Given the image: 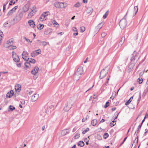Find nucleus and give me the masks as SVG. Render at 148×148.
<instances>
[{
  "mask_svg": "<svg viewBox=\"0 0 148 148\" xmlns=\"http://www.w3.org/2000/svg\"><path fill=\"white\" fill-rule=\"evenodd\" d=\"M64 33L63 32H61L60 33H58V35H62V34H63Z\"/></svg>",
  "mask_w": 148,
  "mask_h": 148,
  "instance_id": "nucleus-63",
  "label": "nucleus"
},
{
  "mask_svg": "<svg viewBox=\"0 0 148 148\" xmlns=\"http://www.w3.org/2000/svg\"><path fill=\"white\" fill-rule=\"evenodd\" d=\"M97 124V121L96 119H94L91 121V124L93 126L96 125Z\"/></svg>",
  "mask_w": 148,
  "mask_h": 148,
  "instance_id": "nucleus-25",
  "label": "nucleus"
},
{
  "mask_svg": "<svg viewBox=\"0 0 148 148\" xmlns=\"http://www.w3.org/2000/svg\"><path fill=\"white\" fill-rule=\"evenodd\" d=\"M147 94V93H146L145 92H144L143 95V96L144 97H145V96L146 95V94Z\"/></svg>",
  "mask_w": 148,
  "mask_h": 148,
  "instance_id": "nucleus-61",
  "label": "nucleus"
},
{
  "mask_svg": "<svg viewBox=\"0 0 148 148\" xmlns=\"http://www.w3.org/2000/svg\"><path fill=\"white\" fill-rule=\"evenodd\" d=\"M80 135L79 134H76L74 136L75 138L77 139L79 138Z\"/></svg>",
  "mask_w": 148,
  "mask_h": 148,
  "instance_id": "nucleus-46",
  "label": "nucleus"
},
{
  "mask_svg": "<svg viewBox=\"0 0 148 148\" xmlns=\"http://www.w3.org/2000/svg\"><path fill=\"white\" fill-rule=\"evenodd\" d=\"M133 98V97H131L130 99L126 102L125 104L126 105H128L129 103H130V102L132 100Z\"/></svg>",
  "mask_w": 148,
  "mask_h": 148,
  "instance_id": "nucleus-30",
  "label": "nucleus"
},
{
  "mask_svg": "<svg viewBox=\"0 0 148 148\" xmlns=\"http://www.w3.org/2000/svg\"><path fill=\"white\" fill-rule=\"evenodd\" d=\"M93 11V9L91 7H88L86 10L87 13L88 14L92 13Z\"/></svg>",
  "mask_w": 148,
  "mask_h": 148,
  "instance_id": "nucleus-23",
  "label": "nucleus"
},
{
  "mask_svg": "<svg viewBox=\"0 0 148 148\" xmlns=\"http://www.w3.org/2000/svg\"><path fill=\"white\" fill-rule=\"evenodd\" d=\"M143 81V79L142 78H139L138 79V82L139 83V84H141L142 83Z\"/></svg>",
  "mask_w": 148,
  "mask_h": 148,
  "instance_id": "nucleus-45",
  "label": "nucleus"
},
{
  "mask_svg": "<svg viewBox=\"0 0 148 148\" xmlns=\"http://www.w3.org/2000/svg\"><path fill=\"white\" fill-rule=\"evenodd\" d=\"M13 41L12 39H10L7 41L6 44L10 46H12L13 44Z\"/></svg>",
  "mask_w": 148,
  "mask_h": 148,
  "instance_id": "nucleus-21",
  "label": "nucleus"
},
{
  "mask_svg": "<svg viewBox=\"0 0 148 148\" xmlns=\"http://www.w3.org/2000/svg\"><path fill=\"white\" fill-rule=\"evenodd\" d=\"M25 66L27 68H29L30 67V63L28 62L27 61V62H26L25 64Z\"/></svg>",
  "mask_w": 148,
  "mask_h": 148,
  "instance_id": "nucleus-32",
  "label": "nucleus"
},
{
  "mask_svg": "<svg viewBox=\"0 0 148 148\" xmlns=\"http://www.w3.org/2000/svg\"><path fill=\"white\" fill-rule=\"evenodd\" d=\"M3 32L1 31H0V38L3 37Z\"/></svg>",
  "mask_w": 148,
  "mask_h": 148,
  "instance_id": "nucleus-53",
  "label": "nucleus"
},
{
  "mask_svg": "<svg viewBox=\"0 0 148 148\" xmlns=\"http://www.w3.org/2000/svg\"><path fill=\"white\" fill-rule=\"evenodd\" d=\"M14 92L13 90H11L9 92H8L6 95L7 97L10 98L13 95Z\"/></svg>",
  "mask_w": 148,
  "mask_h": 148,
  "instance_id": "nucleus-15",
  "label": "nucleus"
},
{
  "mask_svg": "<svg viewBox=\"0 0 148 148\" xmlns=\"http://www.w3.org/2000/svg\"><path fill=\"white\" fill-rule=\"evenodd\" d=\"M141 128V125H139L137 130H136L134 134V135L138 133L139 132V130Z\"/></svg>",
  "mask_w": 148,
  "mask_h": 148,
  "instance_id": "nucleus-42",
  "label": "nucleus"
},
{
  "mask_svg": "<svg viewBox=\"0 0 148 148\" xmlns=\"http://www.w3.org/2000/svg\"><path fill=\"white\" fill-rule=\"evenodd\" d=\"M12 57L14 60L16 62H18L20 61V58L18 56L14 51L12 52Z\"/></svg>",
  "mask_w": 148,
  "mask_h": 148,
  "instance_id": "nucleus-6",
  "label": "nucleus"
},
{
  "mask_svg": "<svg viewBox=\"0 0 148 148\" xmlns=\"http://www.w3.org/2000/svg\"><path fill=\"white\" fill-rule=\"evenodd\" d=\"M15 90L17 92H19L21 90V86L20 85L18 84L17 86H15Z\"/></svg>",
  "mask_w": 148,
  "mask_h": 148,
  "instance_id": "nucleus-18",
  "label": "nucleus"
},
{
  "mask_svg": "<svg viewBox=\"0 0 148 148\" xmlns=\"http://www.w3.org/2000/svg\"><path fill=\"white\" fill-rule=\"evenodd\" d=\"M104 23V22H102L101 23H100L99 24V25L97 26V27L98 28H99L100 29L101 28L102 26L103 25Z\"/></svg>",
  "mask_w": 148,
  "mask_h": 148,
  "instance_id": "nucleus-29",
  "label": "nucleus"
},
{
  "mask_svg": "<svg viewBox=\"0 0 148 148\" xmlns=\"http://www.w3.org/2000/svg\"><path fill=\"white\" fill-rule=\"evenodd\" d=\"M77 32L76 33H74L73 34V35L75 36H76L78 34V32Z\"/></svg>",
  "mask_w": 148,
  "mask_h": 148,
  "instance_id": "nucleus-60",
  "label": "nucleus"
},
{
  "mask_svg": "<svg viewBox=\"0 0 148 148\" xmlns=\"http://www.w3.org/2000/svg\"><path fill=\"white\" fill-rule=\"evenodd\" d=\"M33 92V91H32L30 90L29 92V94L30 95H31Z\"/></svg>",
  "mask_w": 148,
  "mask_h": 148,
  "instance_id": "nucleus-64",
  "label": "nucleus"
},
{
  "mask_svg": "<svg viewBox=\"0 0 148 148\" xmlns=\"http://www.w3.org/2000/svg\"><path fill=\"white\" fill-rule=\"evenodd\" d=\"M136 136H137V137L135 138V140L134 141V143H135L134 144L135 146L137 145L138 142V136H137V134H136Z\"/></svg>",
  "mask_w": 148,
  "mask_h": 148,
  "instance_id": "nucleus-26",
  "label": "nucleus"
},
{
  "mask_svg": "<svg viewBox=\"0 0 148 148\" xmlns=\"http://www.w3.org/2000/svg\"><path fill=\"white\" fill-rule=\"evenodd\" d=\"M36 56V51H34L31 53V56L32 57H35Z\"/></svg>",
  "mask_w": 148,
  "mask_h": 148,
  "instance_id": "nucleus-35",
  "label": "nucleus"
},
{
  "mask_svg": "<svg viewBox=\"0 0 148 148\" xmlns=\"http://www.w3.org/2000/svg\"><path fill=\"white\" fill-rule=\"evenodd\" d=\"M89 130V129L88 128H87L85 130L83 131L82 132V134H85L87 132H88Z\"/></svg>",
  "mask_w": 148,
  "mask_h": 148,
  "instance_id": "nucleus-41",
  "label": "nucleus"
},
{
  "mask_svg": "<svg viewBox=\"0 0 148 148\" xmlns=\"http://www.w3.org/2000/svg\"><path fill=\"white\" fill-rule=\"evenodd\" d=\"M73 31H74V32H78L77 31V28H76V27H73Z\"/></svg>",
  "mask_w": 148,
  "mask_h": 148,
  "instance_id": "nucleus-54",
  "label": "nucleus"
},
{
  "mask_svg": "<svg viewBox=\"0 0 148 148\" xmlns=\"http://www.w3.org/2000/svg\"><path fill=\"white\" fill-rule=\"evenodd\" d=\"M44 27V25L43 24H39L37 25L38 28L40 29H43Z\"/></svg>",
  "mask_w": 148,
  "mask_h": 148,
  "instance_id": "nucleus-28",
  "label": "nucleus"
},
{
  "mask_svg": "<svg viewBox=\"0 0 148 148\" xmlns=\"http://www.w3.org/2000/svg\"><path fill=\"white\" fill-rule=\"evenodd\" d=\"M109 69V67H108V66L101 70L100 72L99 76V77L101 79L104 78L108 74Z\"/></svg>",
  "mask_w": 148,
  "mask_h": 148,
  "instance_id": "nucleus-3",
  "label": "nucleus"
},
{
  "mask_svg": "<svg viewBox=\"0 0 148 148\" xmlns=\"http://www.w3.org/2000/svg\"><path fill=\"white\" fill-rule=\"evenodd\" d=\"M81 75L79 74H76V73H75L74 75V80L76 81L78 80L80 77Z\"/></svg>",
  "mask_w": 148,
  "mask_h": 148,
  "instance_id": "nucleus-19",
  "label": "nucleus"
},
{
  "mask_svg": "<svg viewBox=\"0 0 148 148\" xmlns=\"http://www.w3.org/2000/svg\"><path fill=\"white\" fill-rule=\"evenodd\" d=\"M36 51V55L39 54H40L41 53V51L40 49H38L35 50Z\"/></svg>",
  "mask_w": 148,
  "mask_h": 148,
  "instance_id": "nucleus-38",
  "label": "nucleus"
},
{
  "mask_svg": "<svg viewBox=\"0 0 148 148\" xmlns=\"http://www.w3.org/2000/svg\"><path fill=\"white\" fill-rule=\"evenodd\" d=\"M80 6L81 5L80 3L79 2H77L74 5V7H75L79 8Z\"/></svg>",
  "mask_w": 148,
  "mask_h": 148,
  "instance_id": "nucleus-39",
  "label": "nucleus"
},
{
  "mask_svg": "<svg viewBox=\"0 0 148 148\" xmlns=\"http://www.w3.org/2000/svg\"><path fill=\"white\" fill-rule=\"evenodd\" d=\"M15 108L14 107H13V106H10L9 109H10V110L11 111H12L13 110H14L15 109Z\"/></svg>",
  "mask_w": 148,
  "mask_h": 148,
  "instance_id": "nucleus-48",
  "label": "nucleus"
},
{
  "mask_svg": "<svg viewBox=\"0 0 148 148\" xmlns=\"http://www.w3.org/2000/svg\"><path fill=\"white\" fill-rule=\"evenodd\" d=\"M109 14V11H107L103 16V18L104 19L106 18L108 16Z\"/></svg>",
  "mask_w": 148,
  "mask_h": 148,
  "instance_id": "nucleus-33",
  "label": "nucleus"
},
{
  "mask_svg": "<svg viewBox=\"0 0 148 148\" xmlns=\"http://www.w3.org/2000/svg\"><path fill=\"white\" fill-rule=\"evenodd\" d=\"M109 105V102L108 101L105 104L104 107L105 108H107Z\"/></svg>",
  "mask_w": 148,
  "mask_h": 148,
  "instance_id": "nucleus-47",
  "label": "nucleus"
},
{
  "mask_svg": "<svg viewBox=\"0 0 148 148\" xmlns=\"http://www.w3.org/2000/svg\"><path fill=\"white\" fill-rule=\"evenodd\" d=\"M73 103L71 100H69L68 101L67 104L65 105V106L64 108V110L65 111H69L71 108Z\"/></svg>",
  "mask_w": 148,
  "mask_h": 148,
  "instance_id": "nucleus-4",
  "label": "nucleus"
},
{
  "mask_svg": "<svg viewBox=\"0 0 148 148\" xmlns=\"http://www.w3.org/2000/svg\"><path fill=\"white\" fill-rule=\"evenodd\" d=\"M14 13L12 12L10 10L7 14V16H10L11 15Z\"/></svg>",
  "mask_w": 148,
  "mask_h": 148,
  "instance_id": "nucleus-43",
  "label": "nucleus"
},
{
  "mask_svg": "<svg viewBox=\"0 0 148 148\" xmlns=\"http://www.w3.org/2000/svg\"><path fill=\"white\" fill-rule=\"evenodd\" d=\"M29 53L27 51H23L22 54V56L23 59L25 60H27L29 59L28 57Z\"/></svg>",
  "mask_w": 148,
  "mask_h": 148,
  "instance_id": "nucleus-7",
  "label": "nucleus"
},
{
  "mask_svg": "<svg viewBox=\"0 0 148 148\" xmlns=\"http://www.w3.org/2000/svg\"><path fill=\"white\" fill-rule=\"evenodd\" d=\"M106 35V34L105 33H103L101 34V36L102 37H104Z\"/></svg>",
  "mask_w": 148,
  "mask_h": 148,
  "instance_id": "nucleus-56",
  "label": "nucleus"
},
{
  "mask_svg": "<svg viewBox=\"0 0 148 148\" xmlns=\"http://www.w3.org/2000/svg\"><path fill=\"white\" fill-rule=\"evenodd\" d=\"M139 54L136 53V51H134L133 56L130 59L131 62L127 70L128 72H130L131 71L132 69L135 65L136 62L139 59Z\"/></svg>",
  "mask_w": 148,
  "mask_h": 148,
  "instance_id": "nucleus-1",
  "label": "nucleus"
},
{
  "mask_svg": "<svg viewBox=\"0 0 148 148\" xmlns=\"http://www.w3.org/2000/svg\"><path fill=\"white\" fill-rule=\"evenodd\" d=\"M24 39L27 42H32V41H30V40L27 38L26 37H24Z\"/></svg>",
  "mask_w": 148,
  "mask_h": 148,
  "instance_id": "nucleus-49",
  "label": "nucleus"
},
{
  "mask_svg": "<svg viewBox=\"0 0 148 148\" xmlns=\"http://www.w3.org/2000/svg\"><path fill=\"white\" fill-rule=\"evenodd\" d=\"M23 17V14L22 12H19L15 18L13 19V21L16 23L20 21Z\"/></svg>",
  "mask_w": 148,
  "mask_h": 148,
  "instance_id": "nucleus-5",
  "label": "nucleus"
},
{
  "mask_svg": "<svg viewBox=\"0 0 148 148\" xmlns=\"http://www.w3.org/2000/svg\"><path fill=\"white\" fill-rule=\"evenodd\" d=\"M38 97L39 95L38 94H34L32 96L31 101L32 102H34L38 99Z\"/></svg>",
  "mask_w": 148,
  "mask_h": 148,
  "instance_id": "nucleus-10",
  "label": "nucleus"
},
{
  "mask_svg": "<svg viewBox=\"0 0 148 148\" xmlns=\"http://www.w3.org/2000/svg\"><path fill=\"white\" fill-rule=\"evenodd\" d=\"M34 9H32V11L29 13L28 14V16L29 18H31L33 16H34V13H35L36 11L35 10L36 8V7L34 6L33 7Z\"/></svg>",
  "mask_w": 148,
  "mask_h": 148,
  "instance_id": "nucleus-12",
  "label": "nucleus"
},
{
  "mask_svg": "<svg viewBox=\"0 0 148 148\" xmlns=\"http://www.w3.org/2000/svg\"><path fill=\"white\" fill-rule=\"evenodd\" d=\"M70 130L69 129H65L62 130L61 132L62 134L64 136L69 133Z\"/></svg>",
  "mask_w": 148,
  "mask_h": 148,
  "instance_id": "nucleus-13",
  "label": "nucleus"
},
{
  "mask_svg": "<svg viewBox=\"0 0 148 148\" xmlns=\"http://www.w3.org/2000/svg\"><path fill=\"white\" fill-rule=\"evenodd\" d=\"M144 92L146 93H147V92H148V86L145 89V90Z\"/></svg>",
  "mask_w": 148,
  "mask_h": 148,
  "instance_id": "nucleus-58",
  "label": "nucleus"
},
{
  "mask_svg": "<svg viewBox=\"0 0 148 148\" xmlns=\"http://www.w3.org/2000/svg\"><path fill=\"white\" fill-rule=\"evenodd\" d=\"M46 17V15L45 14H42L41 16L39 18V20L40 21H42L46 19L45 17Z\"/></svg>",
  "mask_w": 148,
  "mask_h": 148,
  "instance_id": "nucleus-22",
  "label": "nucleus"
},
{
  "mask_svg": "<svg viewBox=\"0 0 148 148\" xmlns=\"http://www.w3.org/2000/svg\"><path fill=\"white\" fill-rule=\"evenodd\" d=\"M39 44L41 45H42L45 46L47 45V42H46L45 41H42L40 42H39Z\"/></svg>",
  "mask_w": 148,
  "mask_h": 148,
  "instance_id": "nucleus-31",
  "label": "nucleus"
},
{
  "mask_svg": "<svg viewBox=\"0 0 148 148\" xmlns=\"http://www.w3.org/2000/svg\"><path fill=\"white\" fill-rule=\"evenodd\" d=\"M52 22H53V23L54 25H57V27L58 26V23L56 21L53 20Z\"/></svg>",
  "mask_w": 148,
  "mask_h": 148,
  "instance_id": "nucleus-50",
  "label": "nucleus"
},
{
  "mask_svg": "<svg viewBox=\"0 0 148 148\" xmlns=\"http://www.w3.org/2000/svg\"><path fill=\"white\" fill-rule=\"evenodd\" d=\"M18 7V5L16 6L12 9H11L10 10L12 12H13L14 13L15 11L16 10L17 8Z\"/></svg>",
  "mask_w": 148,
  "mask_h": 148,
  "instance_id": "nucleus-36",
  "label": "nucleus"
},
{
  "mask_svg": "<svg viewBox=\"0 0 148 148\" xmlns=\"http://www.w3.org/2000/svg\"><path fill=\"white\" fill-rule=\"evenodd\" d=\"M108 134L107 133H105L103 135V137L105 139H106L108 137Z\"/></svg>",
  "mask_w": 148,
  "mask_h": 148,
  "instance_id": "nucleus-44",
  "label": "nucleus"
},
{
  "mask_svg": "<svg viewBox=\"0 0 148 148\" xmlns=\"http://www.w3.org/2000/svg\"><path fill=\"white\" fill-rule=\"evenodd\" d=\"M80 32H83L85 30V28L84 26H82L80 27Z\"/></svg>",
  "mask_w": 148,
  "mask_h": 148,
  "instance_id": "nucleus-40",
  "label": "nucleus"
},
{
  "mask_svg": "<svg viewBox=\"0 0 148 148\" xmlns=\"http://www.w3.org/2000/svg\"><path fill=\"white\" fill-rule=\"evenodd\" d=\"M83 73V67L82 66L79 67L76 72V74H79L81 75Z\"/></svg>",
  "mask_w": 148,
  "mask_h": 148,
  "instance_id": "nucleus-8",
  "label": "nucleus"
},
{
  "mask_svg": "<svg viewBox=\"0 0 148 148\" xmlns=\"http://www.w3.org/2000/svg\"><path fill=\"white\" fill-rule=\"evenodd\" d=\"M28 23L30 26L32 27H34L35 26V24L34 21L32 20H29Z\"/></svg>",
  "mask_w": 148,
  "mask_h": 148,
  "instance_id": "nucleus-14",
  "label": "nucleus"
},
{
  "mask_svg": "<svg viewBox=\"0 0 148 148\" xmlns=\"http://www.w3.org/2000/svg\"><path fill=\"white\" fill-rule=\"evenodd\" d=\"M8 72V71H5V72H0V73H3V74H5L7 73Z\"/></svg>",
  "mask_w": 148,
  "mask_h": 148,
  "instance_id": "nucleus-62",
  "label": "nucleus"
},
{
  "mask_svg": "<svg viewBox=\"0 0 148 148\" xmlns=\"http://www.w3.org/2000/svg\"><path fill=\"white\" fill-rule=\"evenodd\" d=\"M16 65L18 67H21V63H17Z\"/></svg>",
  "mask_w": 148,
  "mask_h": 148,
  "instance_id": "nucleus-57",
  "label": "nucleus"
},
{
  "mask_svg": "<svg viewBox=\"0 0 148 148\" xmlns=\"http://www.w3.org/2000/svg\"><path fill=\"white\" fill-rule=\"evenodd\" d=\"M39 70V68L38 67L36 66L32 71L31 73L32 74L35 75L38 73Z\"/></svg>",
  "mask_w": 148,
  "mask_h": 148,
  "instance_id": "nucleus-11",
  "label": "nucleus"
},
{
  "mask_svg": "<svg viewBox=\"0 0 148 148\" xmlns=\"http://www.w3.org/2000/svg\"><path fill=\"white\" fill-rule=\"evenodd\" d=\"M67 4L66 3L60 2V8H63L67 6Z\"/></svg>",
  "mask_w": 148,
  "mask_h": 148,
  "instance_id": "nucleus-16",
  "label": "nucleus"
},
{
  "mask_svg": "<svg viewBox=\"0 0 148 148\" xmlns=\"http://www.w3.org/2000/svg\"><path fill=\"white\" fill-rule=\"evenodd\" d=\"M125 40V37L123 36L121 39V40L119 43V46H121L124 43Z\"/></svg>",
  "mask_w": 148,
  "mask_h": 148,
  "instance_id": "nucleus-20",
  "label": "nucleus"
},
{
  "mask_svg": "<svg viewBox=\"0 0 148 148\" xmlns=\"http://www.w3.org/2000/svg\"><path fill=\"white\" fill-rule=\"evenodd\" d=\"M116 124V121L114 120L110 123V124L112 127L114 126Z\"/></svg>",
  "mask_w": 148,
  "mask_h": 148,
  "instance_id": "nucleus-37",
  "label": "nucleus"
},
{
  "mask_svg": "<svg viewBox=\"0 0 148 148\" xmlns=\"http://www.w3.org/2000/svg\"><path fill=\"white\" fill-rule=\"evenodd\" d=\"M21 103L22 104L24 105L25 104V101L24 100L21 101Z\"/></svg>",
  "mask_w": 148,
  "mask_h": 148,
  "instance_id": "nucleus-59",
  "label": "nucleus"
},
{
  "mask_svg": "<svg viewBox=\"0 0 148 148\" xmlns=\"http://www.w3.org/2000/svg\"><path fill=\"white\" fill-rule=\"evenodd\" d=\"M7 3H6L5 4H4L3 6V12H5V9H6V5H7Z\"/></svg>",
  "mask_w": 148,
  "mask_h": 148,
  "instance_id": "nucleus-51",
  "label": "nucleus"
},
{
  "mask_svg": "<svg viewBox=\"0 0 148 148\" xmlns=\"http://www.w3.org/2000/svg\"><path fill=\"white\" fill-rule=\"evenodd\" d=\"M26 61H28L29 63H31L32 64H34L36 62V61L34 59L32 58H30V59H29V60H27Z\"/></svg>",
  "mask_w": 148,
  "mask_h": 148,
  "instance_id": "nucleus-24",
  "label": "nucleus"
},
{
  "mask_svg": "<svg viewBox=\"0 0 148 148\" xmlns=\"http://www.w3.org/2000/svg\"><path fill=\"white\" fill-rule=\"evenodd\" d=\"M54 5L56 8H60V2H57L54 3Z\"/></svg>",
  "mask_w": 148,
  "mask_h": 148,
  "instance_id": "nucleus-34",
  "label": "nucleus"
},
{
  "mask_svg": "<svg viewBox=\"0 0 148 148\" xmlns=\"http://www.w3.org/2000/svg\"><path fill=\"white\" fill-rule=\"evenodd\" d=\"M16 48V47L15 46H12L11 48H10V49H14Z\"/></svg>",
  "mask_w": 148,
  "mask_h": 148,
  "instance_id": "nucleus-55",
  "label": "nucleus"
},
{
  "mask_svg": "<svg viewBox=\"0 0 148 148\" xmlns=\"http://www.w3.org/2000/svg\"><path fill=\"white\" fill-rule=\"evenodd\" d=\"M128 12L129 11H128L124 17L120 20L119 23V25L122 29H124L127 25V23L126 20V16Z\"/></svg>",
  "mask_w": 148,
  "mask_h": 148,
  "instance_id": "nucleus-2",
  "label": "nucleus"
},
{
  "mask_svg": "<svg viewBox=\"0 0 148 148\" xmlns=\"http://www.w3.org/2000/svg\"><path fill=\"white\" fill-rule=\"evenodd\" d=\"M84 143L83 141H79L78 143V145L80 147H82L84 146Z\"/></svg>",
  "mask_w": 148,
  "mask_h": 148,
  "instance_id": "nucleus-27",
  "label": "nucleus"
},
{
  "mask_svg": "<svg viewBox=\"0 0 148 148\" xmlns=\"http://www.w3.org/2000/svg\"><path fill=\"white\" fill-rule=\"evenodd\" d=\"M110 77V75H109V76H108V77H107V81L106 82L105 84H103V85L102 86V87L103 88V90H104L106 89V87H105V86H106L108 84V81H109V80Z\"/></svg>",
  "mask_w": 148,
  "mask_h": 148,
  "instance_id": "nucleus-17",
  "label": "nucleus"
},
{
  "mask_svg": "<svg viewBox=\"0 0 148 148\" xmlns=\"http://www.w3.org/2000/svg\"><path fill=\"white\" fill-rule=\"evenodd\" d=\"M138 7L137 6H135L134 7V9L131 12V13L132 14V16H134L136 14L137 12H138Z\"/></svg>",
  "mask_w": 148,
  "mask_h": 148,
  "instance_id": "nucleus-9",
  "label": "nucleus"
},
{
  "mask_svg": "<svg viewBox=\"0 0 148 148\" xmlns=\"http://www.w3.org/2000/svg\"><path fill=\"white\" fill-rule=\"evenodd\" d=\"M16 3L15 1H11L9 3L10 5H12V4H14Z\"/></svg>",
  "mask_w": 148,
  "mask_h": 148,
  "instance_id": "nucleus-52",
  "label": "nucleus"
}]
</instances>
